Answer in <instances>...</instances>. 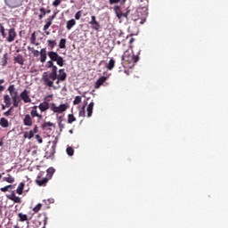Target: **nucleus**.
<instances>
[{
    "label": "nucleus",
    "mask_w": 228,
    "mask_h": 228,
    "mask_svg": "<svg viewBox=\"0 0 228 228\" xmlns=\"http://www.w3.org/2000/svg\"><path fill=\"white\" fill-rule=\"evenodd\" d=\"M4 102L6 106V108H10V106L12 105V99L9 94H4Z\"/></svg>",
    "instance_id": "aec40b11"
},
{
    "label": "nucleus",
    "mask_w": 228,
    "mask_h": 228,
    "mask_svg": "<svg viewBox=\"0 0 228 228\" xmlns=\"http://www.w3.org/2000/svg\"><path fill=\"white\" fill-rule=\"evenodd\" d=\"M108 80L107 77H101L98 78L97 82L95 83V88L98 89L102 86L103 83H105Z\"/></svg>",
    "instance_id": "a211bd4d"
},
{
    "label": "nucleus",
    "mask_w": 228,
    "mask_h": 228,
    "mask_svg": "<svg viewBox=\"0 0 228 228\" xmlns=\"http://www.w3.org/2000/svg\"><path fill=\"white\" fill-rule=\"evenodd\" d=\"M4 83V79H0V92L4 91L5 87L4 86H1V84Z\"/></svg>",
    "instance_id": "09e8293b"
},
{
    "label": "nucleus",
    "mask_w": 228,
    "mask_h": 228,
    "mask_svg": "<svg viewBox=\"0 0 228 228\" xmlns=\"http://www.w3.org/2000/svg\"><path fill=\"white\" fill-rule=\"evenodd\" d=\"M139 60H140L139 55H134L130 53L129 51H125L122 56V61L125 62H127L129 65V68H132L135 62H138Z\"/></svg>",
    "instance_id": "f03ea898"
},
{
    "label": "nucleus",
    "mask_w": 228,
    "mask_h": 228,
    "mask_svg": "<svg viewBox=\"0 0 228 228\" xmlns=\"http://www.w3.org/2000/svg\"><path fill=\"white\" fill-rule=\"evenodd\" d=\"M8 91H9V94H10V96H11L12 98H13V97H18L19 92H18V90L16 89V87H15L14 85L9 86Z\"/></svg>",
    "instance_id": "9b49d317"
},
{
    "label": "nucleus",
    "mask_w": 228,
    "mask_h": 228,
    "mask_svg": "<svg viewBox=\"0 0 228 228\" xmlns=\"http://www.w3.org/2000/svg\"><path fill=\"white\" fill-rule=\"evenodd\" d=\"M82 13H83L82 11H78V12L75 14V16H74L75 20H80L81 17H82Z\"/></svg>",
    "instance_id": "c03bdc74"
},
{
    "label": "nucleus",
    "mask_w": 228,
    "mask_h": 228,
    "mask_svg": "<svg viewBox=\"0 0 228 228\" xmlns=\"http://www.w3.org/2000/svg\"><path fill=\"white\" fill-rule=\"evenodd\" d=\"M48 47L51 51L57 45V41L56 40H48L47 41Z\"/></svg>",
    "instance_id": "2f4dec72"
},
{
    "label": "nucleus",
    "mask_w": 228,
    "mask_h": 228,
    "mask_svg": "<svg viewBox=\"0 0 228 228\" xmlns=\"http://www.w3.org/2000/svg\"><path fill=\"white\" fill-rule=\"evenodd\" d=\"M33 137H34V134H33V131H32V130L25 131V132L23 133V138H24V139L31 140Z\"/></svg>",
    "instance_id": "5701e85b"
},
{
    "label": "nucleus",
    "mask_w": 228,
    "mask_h": 228,
    "mask_svg": "<svg viewBox=\"0 0 228 228\" xmlns=\"http://www.w3.org/2000/svg\"><path fill=\"white\" fill-rule=\"evenodd\" d=\"M54 172H55L54 167H48L47 175H46V177H47L48 181L51 180V178L53 177Z\"/></svg>",
    "instance_id": "bb28decb"
},
{
    "label": "nucleus",
    "mask_w": 228,
    "mask_h": 228,
    "mask_svg": "<svg viewBox=\"0 0 228 228\" xmlns=\"http://www.w3.org/2000/svg\"><path fill=\"white\" fill-rule=\"evenodd\" d=\"M6 108H7L6 105H3V106H2V110H4Z\"/></svg>",
    "instance_id": "e2e57ef3"
},
{
    "label": "nucleus",
    "mask_w": 228,
    "mask_h": 228,
    "mask_svg": "<svg viewBox=\"0 0 228 228\" xmlns=\"http://www.w3.org/2000/svg\"><path fill=\"white\" fill-rule=\"evenodd\" d=\"M0 34L2 35L3 38H7V33H6V28L4 27H2L1 30H0Z\"/></svg>",
    "instance_id": "4c0bfd02"
},
{
    "label": "nucleus",
    "mask_w": 228,
    "mask_h": 228,
    "mask_svg": "<svg viewBox=\"0 0 228 228\" xmlns=\"http://www.w3.org/2000/svg\"><path fill=\"white\" fill-rule=\"evenodd\" d=\"M3 206L0 203V215L2 214Z\"/></svg>",
    "instance_id": "680f3d73"
},
{
    "label": "nucleus",
    "mask_w": 228,
    "mask_h": 228,
    "mask_svg": "<svg viewBox=\"0 0 228 228\" xmlns=\"http://www.w3.org/2000/svg\"><path fill=\"white\" fill-rule=\"evenodd\" d=\"M17 216H18V218L20 222H26V221L28 220V216L26 214H23V213H19L17 215Z\"/></svg>",
    "instance_id": "7c9ffc66"
},
{
    "label": "nucleus",
    "mask_w": 228,
    "mask_h": 228,
    "mask_svg": "<svg viewBox=\"0 0 228 228\" xmlns=\"http://www.w3.org/2000/svg\"><path fill=\"white\" fill-rule=\"evenodd\" d=\"M4 25L0 22V30L3 28Z\"/></svg>",
    "instance_id": "0e129e2a"
},
{
    "label": "nucleus",
    "mask_w": 228,
    "mask_h": 228,
    "mask_svg": "<svg viewBox=\"0 0 228 228\" xmlns=\"http://www.w3.org/2000/svg\"><path fill=\"white\" fill-rule=\"evenodd\" d=\"M56 77H56V79H55V80H56L55 84L59 85L60 82H61V79H59L58 71H56Z\"/></svg>",
    "instance_id": "6e6d98bb"
},
{
    "label": "nucleus",
    "mask_w": 228,
    "mask_h": 228,
    "mask_svg": "<svg viewBox=\"0 0 228 228\" xmlns=\"http://www.w3.org/2000/svg\"><path fill=\"white\" fill-rule=\"evenodd\" d=\"M31 155H32V156H34V157L36 158V157H37V150H34V151H32Z\"/></svg>",
    "instance_id": "4d7b16f0"
},
{
    "label": "nucleus",
    "mask_w": 228,
    "mask_h": 228,
    "mask_svg": "<svg viewBox=\"0 0 228 228\" xmlns=\"http://www.w3.org/2000/svg\"><path fill=\"white\" fill-rule=\"evenodd\" d=\"M38 106H33L30 111V116L35 118L43 119V115L38 113Z\"/></svg>",
    "instance_id": "1a4fd4ad"
},
{
    "label": "nucleus",
    "mask_w": 228,
    "mask_h": 228,
    "mask_svg": "<svg viewBox=\"0 0 228 228\" xmlns=\"http://www.w3.org/2000/svg\"><path fill=\"white\" fill-rule=\"evenodd\" d=\"M68 109H69V105L68 103L61 104L60 106H57L55 103H52L50 106V110L54 113H62Z\"/></svg>",
    "instance_id": "7ed1b4c3"
},
{
    "label": "nucleus",
    "mask_w": 228,
    "mask_h": 228,
    "mask_svg": "<svg viewBox=\"0 0 228 228\" xmlns=\"http://www.w3.org/2000/svg\"><path fill=\"white\" fill-rule=\"evenodd\" d=\"M74 152H75V151H74V149L71 148V147H69V148L66 149V153H67L69 156H73V155H74Z\"/></svg>",
    "instance_id": "ea45409f"
},
{
    "label": "nucleus",
    "mask_w": 228,
    "mask_h": 228,
    "mask_svg": "<svg viewBox=\"0 0 228 228\" xmlns=\"http://www.w3.org/2000/svg\"><path fill=\"white\" fill-rule=\"evenodd\" d=\"M89 24L92 26V28L98 31L101 28L100 23L96 20L95 15H91V20Z\"/></svg>",
    "instance_id": "6e6552de"
},
{
    "label": "nucleus",
    "mask_w": 228,
    "mask_h": 228,
    "mask_svg": "<svg viewBox=\"0 0 228 228\" xmlns=\"http://www.w3.org/2000/svg\"><path fill=\"white\" fill-rule=\"evenodd\" d=\"M0 146H3V142H0Z\"/></svg>",
    "instance_id": "774afa93"
},
{
    "label": "nucleus",
    "mask_w": 228,
    "mask_h": 228,
    "mask_svg": "<svg viewBox=\"0 0 228 228\" xmlns=\"http://www.w3.org/2000/svg\"><path fill=\"white\" fill-rule=\"evenodd\" d=\"M59 127H60V129H61V131H62L63 130V128L65 127V126L63 125V123L61 122V121H59Z\"/></svg>",
    "instance_id": "864d4df0"
},
{
    "label": "nucleus",
    "mask_w": 228,
    "mask_h": 228,
    "mask_svg": "<svg viewBox=\"0 0 228 228\" xmlns=\"http://www.w3.org/2000/svg\"><path fill=\"white\" fill-rule=\"evenodd\" d=\"M37 132H38V126H36L34 127V129L32 130V133H33V134L35 135V134H37Z\"/></svg>",
    "instance_id": "5fc2aeb1"
},
{
    "label": "nucleus",
    "mask_w": 228,
    "mask_h": 228,
    "mask_svg": "<svg viewBox=\"0 0 228 228\" xmlns=\"http://www.w3.org/2000/svg\"><path fill=\"white\" fill-rule=\"evenodd\" d=\"M120 9V6H115V10H119Z\"/></svg>",
    "instance_id": "69168bd1"
},
{
    "label": "nucleus",
    "mask_w": 228,
    "mask_h": 228,
    "mask_svg": "<svg viewBox=\"0 0 228 228\" xmlns=\"http://www.w3.org/2000/svg\"><path fill=\"white\" fill-rule=\"evenodd\" d=\"M39 11H40L41 12H43V14H39V15H38V19H39V20H42V19L46 15V13H50V12H51V9H48V11H45V7H41V8L39 9Z\"/></svg>",
    "instance_id": "393cba45"
},
{
    "label": "nucleus",
    "mask_w": 228,
    "mask_h": 228,
    "mask_svg": "<svg viewBox=\"0 0 228 228\" xmlns=\"http://www.w3.org/2000/svg\"><path fill=\"white\" fill-rule=\"evenodd\" d=\"M0 191H3V192H6L9 191V188H8V185L4 186V187H2L0 188Z\"/></svg>",
    "instance_id": "3c124183"
},
{
    "label": "nucleus",
    "mask_w": 228,
    "mask_h": 228,
    "mask_svg": "<svg viewBox=\"0 0 228 228\" xmlns=\"http://www.w3.org/2000/svg\"><path fill=\"white\" fill-rule=\"evenodd\" d=\"M17 37V32L14 28H11L8 29V37H5L6 41L11 44L13 42Z\"/></svg>",
    "instance_id": "0eeeda50"
},
{
    "label": "nucleus",
    "mask_w": 228,
    "mask_h": 228,
    "mask_svg": "<svg viewBox=\"0 0 228 228\" xmlns=\"http://www.w3.org/2000/svg\"><path fill=\"white\" fill-rule=\"evenodd\" d=\"M62 0H53V5L57 7L58 5H60L61 4Z\"/></svg>",
    "instance_id": "49530a36"
},
{
    "label": "nucleus",
    "mask_w": 228,
    "mask_h": 228,
    "mask_svg": "<svg viewBox=\"0 0 228 228\" xmlns=\"http://www.w3.org/2000/svg\"><path fill=\"white\" fill-rule=\"evenodd\" d=\"M24 188H25L24 182H20V183L19 184V186L16 189V192L18 193V195H22Z\"/></svg>",
    "instance_id": "b1692460"
},
{
    "label": "nucleus",
    "mask_w": 228,
    "mask_h": 228,
    "mask_svg": "<svg viewBox=\"0 0 228 228\" xmlns=\"http://www.w3.org/2000/svg\"><path fill=\"white\" fill-rule=\"evenodd\" d=\"M57 12H53V15L49 16V20L53 22V20L56 18Z\"/></svg>",
    "instance_id": "8fccbe9b"
},
{
    "label": "nucleus",
    "mask_w": 228,
    "mask_h": 228,
    "mask_svg": "<svg viewBox=\"0 0 228 228\" xmlns=\"http://www.w3.org/2000/svg\"><path fill=\"white\" fill-rule=\"evenodd\" d=\"M36 41H37V36H36V32H34L33 34H31V37H30V43L32 45H35L36 44Z\"/></svg>",
    "instance_id": "a19ab883"
},
{
    "label": "nucleus",
    "mask_w": 228,
    "mask_h": 228,
    "mask_svg": "<svg viewBox=\"0 0 228 228\" xmlns=\"http://www.w3.org/2000/svg\"><path fill=\"white\" fill-rule=\"evenodd\" d=\"M12 101L13 108H19V105L20 103V100L19 99V97L18 96L12 97Z\"/></svg>",
    "instance_id": "c756f323"
},
{
    "label": "nucleus",
    "mask_w": 228,
    "mask_h": 228,
    "mask_svg": "<svg viewBox=\"0 0 228 228\" xmlns=\"http://www.w3.org/2000/svg\"><path fill=\"white\" fill-rule=\"evenodd\" d=\"M76 24H77V21L74 19L69 20L66 22V28L68 30H70L72 27L76 26Z\"/></svg>",
    "instance_id": "412c9836"
},
{
    "label": "nucleus",
    "mask_w": 228,
    "mask_h": 228,
    "mask_svg": "<svg viewBox=\"0 0 228 228\" xmlns=\"http://www.w3.org/2000/svg\"><path fill=\"white\" fill-rule=\"evenodd\" d=\"M115 67V59L111 58L109 63L106 65V68L110 70L113 69Z\"/></svg>",
    "instance_id": "473e14b6"
},
{
    "label": "nucleus",
    "mask_w": 228,
    "mask_h": 228,
    "mask_svg": "<svg viewBox=\"0 0 228 228\" xmlns=\"http://www.w3.org/2000/svg\"><path fill=\"white\" fill-rule=\"evenodd\" d=\"M60 74L57 75V77L61 82H64L67 79V73L64 71V69L59 70Z\"/></svg>",
    "instance_id": "dca6fc26"
},
{
    "label": "nucleus",
    "mask_w": 228,
    "mask_h": 228,
    "mask_svg": "<svg viewBox=\"0 0 228 228\" xmlns=\"http://www.w3.org/2000/svg\"><path fill=\"white\" fill-rule=\"evenodd\" d=\"M42 208V203H37V205L33 208V211L35 213H38V211H40Z\"/></svg>",
    "instance_id": "79ce46f5"
},
{
    "label": "nucleus",
    "mask_w": 228,
    "mask_h": 228,
    "mask_svg": "<svg viewBox=\"0 0 228 228\" xmlns=\"http://www.w3.org/2000/svg\"><path fill=\"white\" fill-rule=\"evenodd\" d=\"M4 182L9 183H13L15 182V179L13 176H12L11 174L7 175V177H4Z\"/></svg>",
    "instance_id": "c85d7f7f"
},
{
    "label": "nucleus",
    "mask_w": 228,
    "mask_h": 228,
    "mask_svg": "<svg viewBox=\"0 0 228 228\" xmlns=\"http://www.w3.org/2000/svg\"><path fill=\"white\" fill-rule=\"evenodd\" d=\"M0 126L4 128H7L10 126L8 119L2 118L0 119Z\"/></svg>",
    "instance_id": "a878e982"
},
{
    "label": "nucleus",
    "mask_w": 228,
    "mask_h": 228,
    "mask_svg": "<svg viewBox=\"0 0 228 228\" xmlns=\"http://www.w3.org/2000/svg\"><path fill=\"white\" fill-rule=\"evenodd\" d=\"M3 62H4L3 66L7 65V63H8V54L7 53L4 54Z\"/></svg>",
    "instance_id": "37998d69"
},
{
    "label": "nucleus",
    "mask_w": 228,
    "mask_h": 228,
    "mask_svg": "<svg viewBox=\"0 0 228 228\" xmlns=\"http://www.w3.org/2000/svg\"><path fill=\"white\" fill-rule=\"evenodd\" d=\"M74 122H77V118L73 114H69L68 115V124H72Z\"/></svg>",
    "instance_id": "72a5a7b5"
},
{
    "label": "nucleus",
    "mask_w": 228,
    "mask_h": 228,
    "mask_svg": "<svg viewBox=\"0 0 228 228\" xmlns=\"http://www.w3.org/2000/svg\"><path fill=\"white\" fill-rule=\"evenodd\" d=\"M14 61L19 63V65L23 66L24 65V57L21 54H18L15 58H14Z\"/></svg>",
    "instance_id": "4be33fe9"
},
{
    "label": "nucleus",
    "mask_w": 228,
    "mask_h": 228,
    "mask_svg": "<svg viewBox=\"0 0 228 228\" xmlns=\"http://www.w3.org/2000/svg\"><path fill=\"white\" fill-rule=\"evenodd\" d=\"M62 118H61H61H59V122H61V123H62Z\"/></svg>",
    "instance_id": "338daca9"
},
{
    "label": "nucleus",
    "mask_w": 228,
    "mask_h": 228,
    "mask_svg": "<svg viewBox=\"0 0 228 228\" xmlns=\"http://www.w3.org/2000/svg\"><path fill=\"white\" fill-rule=\"evenodd\" d=\"M28 49L29 52H33L34 51V47L28 46Z\"/></svg>",
    "instance_id": "bf43d9fd"
},
{
    "label": "nucleus",
    "mask_w": 228,
    "mask_h": 228,
    "mask_svg": "<svg viewBox=\"0 0 228 228\" xmlns=\"http://www.w3.org/2000/svg\"><path fill=\"white\" fill-rule=\"evenodd\" d=\"M13 110V107H11L8 111L4 112V117H9L12 115V111Z\"/></svg>",
    "instance_id": "a18cd8bd"
},
{
    "label": "nucleus",
    "mask_w": 228,
    "mask_h": 228,
    "mask_svg": "<svg viewBox=\"0 0 228 228\" xmlns=\"http://www.w3.org/2000/svg\"><path fill=\"white\" fill-rule=\"evenodd\" d=\"M46 23L43 28V30L45 31L46 35H50L51 33L48 31L49 28L51 27V25L53 24L52 20H50L49 18L46 20Z\"/></svg>",
    "instance_id": "6ab92c4d"
},
{
    "label": "nucleus",
    "mask_w": 228,
    "mask_h": 228,
    "mask_svg": "<svg viewBox=\"0 0 228 228\" xmlns=\"http://www.w3.org/2000/svg\"><path fill=\"white\" fill-rule=\"evenodd\" d=\"M48 58L50 61L46 62L45 68L51 69V72H44L42 80L45 86L56 89V86H53V82L57 79L58 66L64 67L65 61L64 58L59 55L58 52L55 51H49ZM54 62H56L58 66L55 65Z\"/></svg>",
    "instance_id": "f257e3e1"
},
{
    "label": "nucleus",
    "mask_w": 228,
    "mask_h": 228,
    "mask_svg": "<svg viewBox=\"0 0 228 228\" xmlns=\"http://www.w3.org/2000/svg\"><path fill=\"white\" fill-rule=\"evenodd\" d=\"M23 125L26 126H33V118L32 116L29 114H26L23 118Z\"/></svg>",
    "instance_id": "9d476101"
},
{
    "label": "nucleus",
    "mask_w": 228,
    "mask_h": 228,
    "mask_svg": "<svg viewBox=\"0 0 228 228\" xmlns=\"http://www.w3.org/2000/svg\"><path fill=\"white\" fill-rule=\"evenodd\" d=\"M78 117H83V118L86 117V107L85 106H83L81 108V110L78 111Z\"/></svg>",
    "instance_id": "58836bf2"
},
{
    "label": "nucleus",
    "mask_w": 228,
    "mask_h": 228,
    "mask_svg": "<svg viewBox=\"0 0 228 228\" xmlns=\"http://www.w3.org/2000/svg\"><path fill=\"white\" fill-rule=\"evenodd\" d=\"M30 91L28 90H23L20 94V97L21 98V101L24 103H30L32 102L31 98H30Z\"/></svg>",
    "instance_id": "423d86ee"
},
{
    "label": "nucleus",
    "mask_w": 228,
    "mask_h": 228,
    "mask_svg": "<svg viewBox=\"0 0 228 228\" xmlns=\"http://www.w3.org/2000/svg\"><path fill=\"white\" fill-rule=\"evenodd\" d=\"M134 41V37H131L130 41H129V44L132 45Z\"/></svg>",
    "instance_id": "052dcab7"
},
{
    "label": "nucleus",
    "mask_w": 228,
    "mask_h": 228,
    "mask_svg": "<svg viewBox=\"0 0 228 228\" xmlns=\"http://www.w3.org/2000/svg\"><path fill=\"white\" fill-rule=\"evenodd\" d=\"M45 172H40L37 175V177L36 179V183L37 185H39V186H45L48 183L49 179L47 178V176L45 177Z\"/></svg>",
    "instance_id": "20e7f679"
},
{
    "label": "nucleus",
    "mask_w": 228,
    "mask_h": 228,
    "mask_svg": "<svg viewBox=\"0 0 228 228\" xmlns=\"http://www.w3.org/2000/svg\"><path fill=\"white\" fill-rule=\"evenodd\" d=\"M94 102L92 101L91 103L86 108L87 118H91L92 117L93 111H94Z\"/></svg>",
    "instance_id": "f3484780"
},
{
    "label": "nucleus",
    "mask_w": 228,
    "mask_h": 228,
    "mask_svg": "<svg viewBox=\"0 0 228 228\" xmlns=\"http://www.w3.org/2000/svg\"><path fill=\"white\" fill-rule=\"evenodd\" d=\"M23 0H4V3L9 8L15 9L21 5Z\"/></svg>",
    "instance_id": "39448f33"
},
{
    "label": "nucleus",
    "mask_w": 228,
    "mask_h": 228,
    "mask_svg": "<svg viewBox=\"0 0 228 228\" xmlns=\"http://www.w3.org/2000/svg\"><path fill=\"white\" fill-rule=\"evenodd\" d=\"M56 144H57V142H53V144L52 145L50 151H47L46 153H49L50 155H53L56 151Z\"/></svg>",
    "instance_id": "f704fd0d"
},
{
    "label": "nucleus",
    "mask_w": 228,
    "mask_h": 228,
    "mask_svg": "<svg viewBox=\"0 0 228 228\" xmlns=\"http://www.w3.org/2000/svg\"><path fill=\"white\" fill-rule=\"evenodd\" d=\"M8 186V189H11V190H13L14 189V186L10 184V185H7Z\"/></svg>",
    "instance_id": "13d9d810"
},
{
    "label": "nucleus",
    "mask_w": 228,
    "mask_h": 228,
    "mask_svg": "<svg viewBox=\"0 0 228 228\" xmlns=\"http://www.w3.org/2000/svg\"><path fill=\"white\" fill-rule=\"evenodd\" d=\"M37 108L40 110L41 112H45L46 110H48L50 109L49 100L40 103Z\"/></svg>",
    "instance_id": "f8f14e48"
},
{
    "label": "nucleus",
    "mask_w": 228,
    "mask_h": 228,
    "mask_svg": "<svg viewBox=\"0 0 228 228\" xmlns=\"http://www.w3.org/2000/svg\"><path fill=\"white\" fill-rule=\"evenodd\" d=\"M127 0H109L110 5L120 4L121 5L125 4Z\"/></svg>",
    "instance_id": "cd10ccee"
},
{
    "label": "nucleus",
    "mask_w": 228,
    "mask_h": 228,
    "mask_svg": "<svg viewBox=\"0 0 228 228\" xmlns=\"http://www.w3.org/2000/svg\"><path fill=\"white\" fill-rule=\"evenodd\" d=\"M32 53L34 54V56L37 57L38 55H40V52L38 50H35L32 51Z\"/></svg>",
    "instance_id": "603ef678"
},
{
    "label": "nucleus",
    "mask_w": 228,
    "mask_h": 228,
    "mask_svg": "<svg viewBox=\"0 0 228 228\" xmlns=\"http://www.w3.org/2000/svg\"><path fill=\"white\" fill-rule=\"evenodd\" d=\"M36 139H37V141L38 142L39 144H42L43 138L39 134L36 135Z\"/></svg>",
    "instance_id": "de8ad7c7"
},
{
    "label": "nucleus",
    "mask_w": 228,
    "mask_h": 228,
    "mask_svg": "<svg viewBox=\"0 0 228 228\" xmlns=\"http://www.w3.org/2000/svg\"><path fill=\"white\" fill-rule=\"evenodd\" d=\"M66 42H67L66 39H64V38L61 39L59 47H60L61 49L66 48Z\"/></svg>",
    "instance_id": "e433bc0d"
},
{
    "label": "nucleus",
    "mask_w": 228,
    "mask_h": 228,
    "mask_svg": "<svg viewBox=\"0 0 228 228\" xmlns=\"http://www.w3.org/2000/svg\"><path fill=\"white\" fill-rule=\"evenodd\" d=\"M40 61L42 63L45 62L46 59H47V51H46V48H41V51H40Z\"/></svg>",
    "instance_id": "2eb2a0df"
},
{
    "label": "nucleus",
    "mask_w": 228,
    "mask_h": 228,
    "mask_svg": "<svg viewBox=\"0 0 228 228\" xmlns=\"http://www.w3.org/2000/svg\"><path fill=\"white\" fill-rule=\"evenodd\" d=\"M52 127H55L54 124L48 121V122H44L42 125H41V128L42 130L44 131H52Z\"/></svg>",
    "instance_id": "ddd939ff"
},
{
    "label": "nucleus",
    "mask_w": 228,
    "mask_h": 228,
    "mask_svg": "<svg viewBox=\"0 0 228 228\" xmlns=\"http://www.w3.org/2000/svg\"><path fill=\"white\" fill-rule=\"evenodd\" d=\"M82 102V97L77 96L73 101V105H78Z\"/></svg>",
    "instance_id": "c9c22d12"
},
{
    "label": "nucleus",
    "mask_w": 228,
    "mask_h": 228,
    "mask_svg": "<svg viewBox=\"0 0 228 228\" xmlns=\"http://www.w3.org/2000/svg\"><path fill=\"white\" fill-rule=\"evenodd\" d=\"M8 199L11 200L14 203L21 204V200H20V196H16L14 191H12L10 195H8Z\"/></svg>",
    "instance_id": "4468645a"
}]
</instances>
